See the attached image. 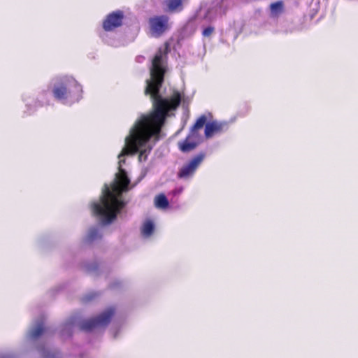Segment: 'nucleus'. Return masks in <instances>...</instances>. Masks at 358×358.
Instances as JSON below:
<instances>
[{"mask_svg": "<svg viewBox=\"0 0 358 358\" xmlns=\"http://www.w3.org/2000/svg\"><path fill=\"white\" fill-rule=\"evenodd\" d=\"M76 326V320H71L69 322H67L65 323L63 326V329L62 334V336H65L66 334L67 336H70L74 327Z\"/></svg>", "mask_w": 358, "mask_h": 358, "instance_id": "nucleus-16", "label": "nucleus"}, {"mask_svg": "<svg viewBox=\"0 0 358 358\" xmlns=\"http://www.w3.org/2000/svg\"><path fill=\"white\" fill-rule=\"evenodd\" d=\"M28 95L27 94H23L22 95V100L25 103L26 106L29 108V101L28 100Z\"/></svg>", "mask_w": 358, "mask_h": 358, "instance_id": "nucleus-18", "label": "nucleus"}, {"mask_svg": "<svg viewBox=\"0 0 358 358\" xmlns=\"http://www.w3.org/2000/svg\"><path fill=\"white\" fill-rule=\"evenodd\" d=\"M188 0H165L163 5L165 10L169 13H179L184 8V4Z\"/></svg>", "mask_w": 358, "mask_h": 358, "instance_id": "nucleus-11", "label": "nucleus"}, {"mask_svg": "<svg viewBox=\"0 0 358 358\" xmlns=\"http://www.w3.org/2000/svg\"><path fill=\"white\" fill-rule=\"evenodd\" d=\"M124 13L122 10H115L108 14L103 19L102 27L106 33L101 34L102 40L111 46H117V42L108 37L107 32H112L122 26L124 20Z\"/></svg>", "mask_w": 358, "mask_h": 358, "instance_id": "nucleus-4", "label": "nucleus"}, {"mask_svg": "<svg viewBox=\"0 0 358 358\" xmlns=\"http://www.w3.org/2000/svg\"><path fill=\"white\" fill-rule=\"evenodd\" d=\"M182 187H180L174 190V194H180L182 192Z\"/></svg>", "mask_w": 358, "mask_h": 358, "instance_id": "nucleus-19", "label": "nucleus"}, {"mask_svg": "<svg viewBox=\"0 0 358 358\" xmlns=\"http://www.w3.org/2000/svg\"><path fill=\"white\" fill-rule=\"evenodd\" d=\"M168 52V44L159 48L152 59L150 77L146 80L145 93L150 96L154 110L141 115L131 126L124 139V148L118 155V172L115 179L110 185H105L99 200L92 203V213L104 224L113 222L126 205L122 193L128 191L130 180L122 167L125 157L138 153L139 162L146 161L155 143L163 136L162 128L169 112L176 110L181 101L178 92L165 98L159 94L166 70Z\"/></svg>", "mask_w": 358, "mask_h": 358, "instance_id": "nucleus-1", "label": "nucleus"}, {"mask_svg": "<svg viewBox=\"0 0 358 358\" xmlns=\"http://www.w3.org/2000/svg\"><path fill=\"white\" fill-rule=\"evenodd\" d=\"M155 203L157 208L164 209L168 207L169 201L164 194H159L155 199Z\"/></svg>", "mask_w": 358, "mask_h": 358, "instance_id": "nucleus-15", "label": "nucleus"}, {"mask_svg": "<svg viewBox=\"0 0 358 358\" xmlns=\"http://www.w3.org/2000/svg\"><path fill=\"white\" fill-rule=\"evenodd\" d=\"M114 313V308H109L96 317L83 320L80 328L84 331H92L96 327H105L110 322Z\"/></svg>", "mask_w": 358, "mask_h": 358, "instance_id": "nucleus-5", "label": "nucleus"}, {"mask_svg": "<svg viewBox=\"0 0 358 358\" xmlns=\"http://www.w3.org/2000/svg\"><path fill=\"white\" fill-rule=\"evenodd\" d=\"M151 34L159 37L170 29L169 17L166 15L154 16L149 20Z\"/></svg>", "mask_w": 358, "mask_h": 358, "instance_id": "nucleus-7", "label": "nucleus"}, {"mask_svg": "<svg viewBox=\"0 0 358 358\" xmlns=\"http://www.w3.org/2000/svg\"><path fill=\"white\" fill-rule=\"evenodd\" d=\"M221 14V7L217 4H208V3H202L200 8L197 12L199 18L204 19L207 22H210Z\"/></svg>", "mask_w": 358, "mask_h": 358, "instance_id": "nucleus-8", "label": "nucleus"}, {"mask_svg": "<svg viewBox=\"0 0 358 358\" xmlns=\"http://www.w3.org/2000/svg\"><path fill=\"white\" fill-rule=\"evenodd\" d=\"M206 155L203 152H201L194 156L180 168L178 173V177L184 180H189L192 178L198 167L203 161Z\"/></svg>", "mask_w": 358, "mask_h": 358, "instance_id": "nucleus-6", "label": "nucleus"}, {"mask_svg": "<svg viewBox=\"0 0 358 358\" xmlns=\"http://www.w3.org/2000/svg\"><path fill=\"white\" fill-rule=\"evenodd\" d=\"M206 117L201 116L192 127L189 135L185 140L178 143L180 150L182 152H189L194 150L203 141L202 136L199 134V129H201L206 124Z\"/></svg>", "mask_w": 358, "mask_h": 358, "instance_id": "nucleus-3", "label": "nucleus"}, {"mask_svg": "<svg viewBox=\"0 0 358 358\" xmlns=\"http://www.w3.org/2000/svg\"><path fill=\"white\" fill-rule=\"evenodd\" d=\"M44 331L43 320L41 319L39 321H37L30 329L27 334V337L29 339H36L42 335Z\"/></svg>", "mask_w": 358, "mask_h": 358, "instance_id": "nucleus-14", "label": "nucleus"}, {"mask_svg": "<svg viewBox=\"0 0 358 358\" xmlns=\"http://www.w3.org/2000/svg\"><path fill=\"white\" fill-rule=\"evenodd\" d=\"M285 10L284 2L282 1H277L271 3L268 8V15L271 19H278Z\"/></svg>", "mask_w": 358, "mask_h": 358, "instance_id": "nucleus-10", "label": "nucleus"}, {"mask_svg": "<svg viewBox=\"0 0 358 358\" xmlns=\"http://www.w3.org/2000/svg\"><path fill=\"white\" fill-rule=\"evenodd\" d=\"M213 31H214V27L209 26L203 30L202 34L205 37H208L213 34Z\"/></svg>", "mask_w": 358, "mask_h": 358, "instance_id": "nucleus-17", "label": "nucleus"}, {"mask_svg": "<svg viewBox=\"0 0 358 358\" xmlns=\"http://www.w3.org/2000/svg\"><path fill=\"white\" fill-rule=\"evenodd\" d=\"M102 236V232L99 227L90 228L85 236L83 237V241L85 243H90L93 241L99 240Z\"/></svg>", "mask_w": 358, "mask_h": 358, "instance_id": "nucleus-12", "label": "nucleus"}, {"mask_svg": "<svg viewBox=\"0 0 358 358\" xmlns=\"http://www.w3.org/2000/svg\"><path fill=\"white\" fill-rule=\"evenodd\" d=\"M155 224L153 220L150 219L145 220L141 227V236L144 238H150L155 232Z\"/></svg>", "mask_w": 358, "mask_h": 358, "instance_id": "nucleus-13", "label": "nucleus"}, {"mask_svg": "<svg viewBox=\"0 0 358 358\" xmlns=\"http://www.w3.org/2000/svg\"><path fill=\"white\" fill-rule=\"evenodd\" d=\"M54 98L66 105H72L83 98V86L72 76L62 75L55 77L50 83Z\"/></svg>", "mask_w": 358, "mask_h": 358, "instance_id": "nucleus-2", "label": "nucleus"}, {"mask_svg": "<svg viewBox=\"0 0 358 358\" xmlns=\"http://www.w3.org/2000/svg\"><path fill=\"white\" fill-rule=\"evenodd\" d=\"M227 129L228 124L225 122H208L205 127V136L207 138H211L215 134L226 131Z\"/></svg>", "mask_w": 358, "mask_h": 358, "instance_id": "nucleus-9", "label": "nucleus"}]
</instances>
